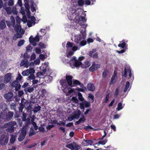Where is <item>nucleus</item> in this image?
<instances>
[{
	"label": "nucleus",
	"mask_w": 150,
	"mask_h": 150,
	"mask_svg": "<svg viewBox=\"0 0 150 150\" xmlns=\"http://www.w3.org/2000/svg\"><path fill=\"white\" fill-rule=\"evenodd\" d=\"M13 95L12 93L9 92L5 94L4 95V97L8 101H10L11 100V99L13 96Z\"/></svg>",
	"instance_id": "21"
},
{
	"label": "nucleus",
	"mask_w": 150,
	"mask_h": 150,
	"mask_svg": "<svg viewBox=\"0 0 150 150\" xmlns=\"http://www.w3.org/2000/svg\"><path fill=\"white\" fill-rule=\"evenodd\" d=\"M54 126L53 125H48L47 126L46 128L47 130H50L51 128L54 127Z\"/></svg>",
	"instance_id": "62"
},
{
	"label": "nucleus",
	"mask_w": 150,
	"mask_h": 150,
	"mask_svg": "<svg viewBox=\"0 0 150 150\" xmlns=\"http://www.w3.org/2000/svg\"><path fill=\"white\" fill-rule=\"evenodd\" d=\"M74 45V44L73 43L68 42L66 44V47L67 48L72 47Z\"/></svg>",
	"instance_id": "40"
},
{
	"label": "nucleus",
	"mask_w": 150,
	"mask_h": 150,
	"mask_svg": "<svg viewBox=\"0 0 150 150\" xmlns=\"http://www.w3.org/2000/svg\"><path fill=\"white\" fill-rule=\"evenodd\" d=\"M39 89V91L38 92V95H40L38 97V99H39V100H39V101H43L45 98V95L47 94V92L45 88H38V90Z\"/></svg>",
	"instance_id": "4"
},
{
	"label": "nucleus",
	"mask_w": 150,
	"mask_h": 150,
	"mask_svg": "<svg viewBox=\"0 0 150 150\" xmlns=\"http://www.w3.org/2000/svg\"><path fill=\"white\" fill-rule=\"evenodd\" d=\"M123 108V106L122 104L121 103H119L118 104L117 107L116 108V110L119 111Z\"/></svg>",
	"instance_id": "37"
},
{
	"label": "nucleus",
	"mask_w": 150,
	"mask_h": 150,
	"mask_svg": "<svg viewBox=\"0 0 150 150\" xmlns=\"http://www.w3.org/2000/svg\"><path fill=\"white\" fill-rule=\"evenodd\" d=\"M6 11L7 14H10L12 12L15 14H17V13L16 11V8L13 7L12 10H11V8L10 7H7L6 8H4Z\"/></svg>",
	"instance_id": "17"
},
{
	"label": "nucleus",
	"mask_w": 150,
	"mask_h": 150,
	"mask_svg": "<svg viewBox=\"0 0 150 150\" xmlns=\"http://www.w3.org/2000/svg\"><path fill=\"white\" fill-rule=\"evenodd\" d=\"M38 54H39L41 53V49H43L46 48V45L42 42H40L38 43Z\"/></svg>",
	"instance_id": "19"
},
{
	"label": "nucleus",
	"mask_w": 150,
	"mask_h": 150,
	"mask_svg": "<svg viewBox=\"0 0 150 150\" xmlns=\"http://www.w3.org/2000/svg\"><path fill=\"white\" fill-rule=\"evenodd\" d=\"M73 64L74 67H78L80 65L82 66V63L81 62L79 61V60H77L74 62Z\"/></svg>",
	"instance_id": "29"
},
{
	"label": "nucleus",
	"mask_w": 150,
	"mask_h": 150,
	"mask_svg": "<svg viewBox=\"0 0 150 150\" xmlns=\"http://www.w3.org/2000/svg\"><path fill=\"white\" fill-rule=\"evenodd\" d=\"M128 72L129 74V76L131 77L132 76L131 69L130 67L128 65H126L125 67L124 74L123 75L125 77L127 76V74Z\"/></svg>",
	"instance_id": "9"
},
{
	"label": "nucleus",
	"mask_w": 150,
	"mask_h": 150,
	"mask_svg": "<svg viewBox=\"0 0 150 150\" xmlns=\"http://www.w3.org/2000/svg\"><path fill=\"white\" fill-rule=\"evenodd\" d=\"M81 116L82 117L79 119L78 121H77L75 123V125H79L81 123H83L86 121V119L84 116V115L83 113H82Z\"/></svg>",
	"instance_id": "22"
},
{
	"label": "nucleus",
	"mask_w": 150,
	"mask_h": 150,
	"mask_svg": "<svg viewBox=\"0 0 150 150\" xmlns=\"http://www.w3.org/2000/svg\"><path fill=\"white\" fill-rule=\"evenodd\" d=\"M37 64L38 61L37 60H35L34 62H31L30 64L28 62H28H26V63L24 65V66L25 67L27 68L29 66H32L33 65H37Z\"/></svg>",
	"instance_id": "24"
},
{
	"label": "nucleus",
	"mask_w": 150,
	"mask_h": 150,
	"mask_svg": "<svg viewBox=\"0 0 150 150\" xmlns=\"http://www.w3.org/2000/svg\"><path fill=\"white\" fill-rule=\"evenodd\" d=\"M108 73V70L107 69L105 70L102 73V76L103 78H106Z\"/></svg>",
	"instance_id": "50"
},
{
	"label": "nucleus",
	"mask_w": 150,
	"mask_h": 150,
	"mask_svg": "<svg viewBox=\"0 0 150 150\" xmlns=\"http://www.w3.org/2000/svg\"><path fill=\"white\" fill-rule=\"evenodd\" d=\"M33 127H32L30 129V134H29V136H31L32 135L34 134L35 133V132L33 130Z\"/></svg>",
	"instance_id": "53"
},
{
	"label": "nucleus",
	"mask_w": 150,
	"mask_h": 150,
	"mask_svg": "<svg viewBox=\"0 0 150 150\" xmlns=\"http://www.w3.org/2000/svg\"><path fill=\"white\" fill-rule=\"evenodd\" d=\"M29 123V121L28 122H26L25 126L22 129V133L20 135L18 138L19 141H22L25 137L26 133V127Z\"/></svg>",
	"instance_id": "6"
},
{
	"label": "nucleus",
	"mask_w": 150,
	"mask_h": 150,
	"mask_svg": "<svg viewBox=\"0 0 150 150\" xmlns=\"http://www.w3.org/2000/svg\"><path fill=\"white\" fill-rule=\"evenodd\" d=\"M22 78V76L20 74H19L18 75V77L16 78V80L18 82V81H20L21 80Z\"/></svg>",
	"instance_id": "54"
},
{
	"label": "nucleus",
	"mask_w": 150,
	"mask_h": 150,
	"mask_svg": "<svg viewBox=\"0 0 150 150\" xmlns=\"http://www.w3.org/2000/svg\"><path fill=\"white\" fill-rule=\"evenodd\" d=\"M107 140L106 139L100 141H99L98 143V146L99 144L104 145L107 142Z\"/></svg>",
	"instance_id": "38"
},
{
	"label": "nucleus",
	"mask_w": 150,
	"mask_h": 150,
	"mask_svg": "<svg viewBox=\"0 0 150 150\" xmlns=\"http://www.w3.org/2000/svg\"><path fill=\"white\" fill-rule=\"evenodd\" d=\"M24 40H22L19 41L18 44V46H21L22 45H23L24 43Z\"/></svg>",
	"instance_id": "52"
},
{
	"label": "nucleus",
	"mask_w": 150,
	"mask_h": 150,
	"mask_svg": "<svg viewBox=\"0 0 150 150\" xmlns=\"http://www.w3.org/2000/svg\"><path fill=\"white\" fill-rule=\"evenodd\" d=\"M73 77L71 75H66V81L67 83L69 86H71L72 85V79Z\"/></svg>",
	"instance_id": "18"
},
{
	"label": "nucleus",
	"mask_w": 150,
	"mask_h": 150,
	"mask_svg": "<svg viewBox=\"0 0 150 150\" xmlns=\"http://www.w3.org/2000/svg\"><path fill=\"white\" fill-rule=\"evenodd\" d=\"M39 69L41 71H38V77L39 76H43L45 74L47 71L49 70V66L47 63H45L40 67Z\"/></svg>",
	"instance_id": "3"
},
{
	"label": "nucleus",
	"mask_w": 150,
	"mask_h": 150,
	"mask_svg": "<svg viewBox=\"0 0 150 150\" xmlns=\"http://www.w3.org/2000/svg\"><path fill=\"white\" fill-rule=\"evenodd\" d=\"M100 65L99 64H96L95 62H93L92 64V66L89 69V71L91 72H93L100 68Z\"/></svg>",
	"instance_id": "10"
},
{
	"label": "nucleus",
	"mask_w": 150,
	"mask_h": 150,
	"mask_svg": "<svg viewBox=\"0 0 150 150\" xmlns=\"http://www.w3.org/2000/svg\"><path fill=\"white\" fill-rule=\"evenodd\" d=\"M96 50L95 49H93L92 50L89 52L88 55L93 58L98 59V54L97 52H96Z\"/></svg>",
	"instance_id": "13"
},
{
	"label": "nucleus",
	"mask_w": 150,
	"mask_h": 150,
	"mask_svg": "<svg viewBox=\"0 0 150 150\" xmlns=\"http://www.w3.org/2000/svg\"><path fill=\"white\" fill-rule=\"evenodd\" d=\"M29 72L28 69H27L23 71L22 74L23 76H28L29 74Z\"/></svg>",
	"instance_id": "39"
},
{
	"label": "nucleus",
	"mask_w": 150,
	"mask_h": 150,
	"mask_svg": "<svg viewBox=\"0 0 150 150\" xmlns=\"http://www.w3.org/2000/svg\"><path fill=\"white\" fill-rule=\"evenodd\" d=\"M87 43V42L86 40H83L82 41H81L80 45L82 46L85 45Z\"/></svg>",
	"instance_id": "61"
},
{
	"label": "nucleus",
	"mask_w": 150,
	"mask_h": 150,
	"mask_svg": "<svg viewBox=\"0 0 150 150\" xmlns=\"http://www.w3.org/2000/svg\"><path fill=\"white\" fill-rule=\"evenodd\" d=\"M29 74L32 75L35 73V70L33 68H30L28 69Z\"/></svg>",
	"instance_id": "51"
},
{
	"label": "nucleus",
	"mask_w": 150,
	"mask_h": 150,
	"mask_svg": "<svg viewBox=\"0 0 150 150\" xmlns=\"http://www.w3.org/2000/svg\"><path fill=\"white\" fill-rule=\"evenodd\" d=\"M78 99L81 101H83L84 100V98L82 96V94L80 93H79L78 94Z\"/></svg>",
	"instance_id": "49"
},
{
	"label": "nucleus",
	"mask_w": 150,
	"mask_h": 150,
	"mask_svg": "<svg viewBox=\"0 0 150 150\" xmlns=\"http://www.w3.org/2000/svg\"><path fill=\"white\" fill-rule=\"evenodd\" d=\"M91 65V63L89 61H86L85 62L84 64L82 65L81 67L83 68H86L89 67Z\"/></svg>",
	"instance_id": "30"
},
{
	"label": "nucleus",
	"mask_w": 150,
	"mask_h": 150,
	"mask_svg": "<svg viewBox=\"0 0 150 150\" xmlns=\"http://www.w3.org/2000/svg\"><path fill=\"white\" fill-rule=\"evenodd\" d=\"M78 85H79L82 88H83L84 87L83 84L81 83L79 81L76 79L73 80L72 85L71 86L74 87Z\"/></svg>",
	"instance_id": "14"
},
{
	"label": "nucleus",
	"mask_w": 150,
	"mask_h": 150,
	"mask_svg": "<svg viewBox=\"0 0 150 150\" xmlns=\"http://www.w3.org/2000/svg\"><path fill=\"white\" fill-rule=\"evenodd\" d=\"M40 76L38 77L39 78V80H38V88H45L46 86V82L45 80L44 77H40Z\"/></svg>",
	"instance_id": "8"
},
{
	"label": "nucleus",
	"mask_w": 150,
	"mask_h": 150,
	"mask_svg": "<svg viewBox=\"0 0 150 150\" xmlns=\"http://www.w3.org/2000/svg\"><path fill=\"white\" fill-rule=\"evenodd\" d=\"M32 47L31 46V45L30 44L28 45L26 47V51L28 52H30V51H31L32 50Z\"/></svg>",
	"instance_id": "41"
},
{
	"label": "nucleus",
	"mask_w": 150,
	"mask_h": 150,
	"mask_svg": "<svg viewBox=\"0 0 150 150\" xmlns=\"http://www.w3.org/2000/svg\"><path fill=\"white\" fill-rule=\"evenodd\" d=\"M65 121H60L59 123H57V124L59 126H64L65 125Z\"/></svg>",
	"instance_id": "57"
},
{
	"label": "nucleus",
	"mask_w": 150,
	"mask_h": 150,
	"mask_svg": "<svg viewBox=\"0 0 150 150\" xmlns=\"http://www.w3.org/2000/svg\"><path fill=\"white\" fill-rule=\"evenodd\" d=\"M28 60L27 59H24L21 61L20 63L21 66H23L25 65V64L28 62Z\"/></svg>",
	"instance_id": "44"
},
{
	"label": "nucleus",
	"mask_w": 150,
	"mask_h": 150,
	"mask_svg": "<svg viewBox=\"0 0 150 150\" xmlns=\"http://www.w3.org/2000/svg\"><path fill=\"white\" fill-rule=\"evenodd\" d=\"M45 80L47 83L51 82L52 80V77L50 75H46L44 76Z\"/></svg>",
	"instance_id": "26"
},
{
	"label": "nucleus",
	"mask_w": 150,
	"mask_h": 150,
	"mask_svg": "<svg viewBox=\"0 0 150 150\" xmlns=\"http://www.w3.org/2000/svg\"><path fill=\"white\" fill-rule=\"evenodd\" d=\"M16 106V104L14 103H12L11 105V108L12 109L15 110V109Z\"/></svg>",
	"instance_id": "63"
},
{
	"label": "nucleus",
	"mask_w": 150,
	"mask_h": 150,
	"mask_svg": "<svg viewBox=\"0 0 150 150\" xmlns=\"http://www.w3.org/2000/svg\"><path fill=\"white\" fill-rule=\"evenodd\" d=\"M119 89L118 88H117L116 89L114 94V96L117 97L118 96L119 93Z\"/></svg>",
	"instance_id": "46"
},
{
	"label": "nucleus",
	"mask_w": 150,
	"mask_h": 150,
	"mask_svg": "<svg viewBox=\"0 0 150 150\" xmlns=\"http://www.w3.org/2000/svg\"><path fill=\"white\" fill-rule=\"evenodd\" d=\"M73 143L74 144V145L72 144H71L67 145L66 146V147L70 149L71 150H74V145H76V144L75 142H73Z\"/></svg>",
	"instance_id": "32"
},
{
	"label": "nucleus",
	"mask_w": 150,
	"mask_h": 150,
	"mask_svg": "<svg viewBox=\"0 0 150 150\" xmlns=\"http://www.w3.org/2000/svg\"><path fill=\"white\" fill-rule=\"evenodd\" d=\"M59 83L64 88H66L68 86L67 84V82L65 80H61L59 81Z\"/></svg>",
	"instance_id": "27"
},
{
	"label": "nucleus",
	"mask_w": 150,
	"mask_h": 150,
	"mask_svg": "<svg viewBox=\"0 0 150 150\" xmlns=\"http://www.w3.org/2000/svg\"><path fill=\"white\" fill-rule=\"evenodd\" d=\"M14 29L16 32L17 34L14 35L13 39L16 40L18 38H21L22 35L24 34L23 30L21 28V27L20 25H16L14 27Z\"/></svg>",
	"instance_id": "2"
},
{
	"label": "nucleus",
	"mask_w": 150,
	"mask_h": 150,
	"mask_svg": "<svg viewBox=\"0 0 150 150\" xmlns=\"http://www.w3.org/2000/svg\"><path fill=\"white\" fill-rule=\"evenodd\" d=\"M34 90V89L32 87H28L27 88H25V91H27L28 92H31Z\"/></svg>",
	"instance_id": "48"
},
{
	"label": "nucleus",
	"mask_w": 150,
	"mask_h": 150,
	"mask_svg": "<svg viewBox=\"0 0 150 150\" xmlns=\"http://www.w3.org/2000/svg\"><path fill=\"white\" fill-rule=\"evenodd\" d=\"M109 93H107L106 94L105 100V103H107L109 100Z\"/></svg>",
	"instance_id": "55"
},
{
	"label": "nucleus",
	"mask_w": 150,
	"mask_h": 150,
	"mask_svg": "<svg viewBox=\"0 0 150 150\" xmlns=\"http://www.w3.org/2000/svg\"><path fill=\"white\" fill-rule=\"evenodd\" d=\"M50 27L49 26H46L44 28L41 29L38 33V42L39 41L40 37H41L45 35L47 31L50 30Z\"/></svg>",
	"instance_id": "7"
},
{
	"label": "nucleus",
	"mask_w": 150,
	"mask_h": 150,
	"mask_svg": "<svg viewBox=\"0 0 150 150\" xmlns=\"http://www.w3.org/2000/svg\"><path fill=\"white\" fill-rule=\"evenodd\" d=\"M16 124L15 122H12L7 123L5 125V127L8 128L6 129V131L10 132H12L14 131V126L16 125Z\"/></svg>",
	"instance_id": "5"
},
{
	"label": "nucleus",
	"mask_w": 150,
	"mask_h": 150,
	"mask_svg": "<svg viewBox=\"0 0 150 150\" xmlns=\"http://www.w3.org/2000/svg\"><path fill=\"white\" fill-rule=\"evenodd\" d=\"M87 88L88 91H93L95 90V87L94 85L91 83H89L88 84Z\"/></svg>",
	"instance_id": "20"
},
{
	"label": "nucleus",
	"mask_w": 150,
	"mask_h": 150,
	"mask_svg": "<svg viewBox=\"0 0 150 150\" xmlns=\"http://www.w3.org/2000/svg\"><path fill=\"white\" fill-rule=\"evenodd\" d=\"M16 139V137L14 135H12L10 140V143L11 144H13L15 142Z\"/></svg>",
	"instance_id": "35"
},
{
	"label": "nucleus",
	"mask_w": 150,
	"mask_h": 150,
	"mask_svg": "<svg viewBox=\"0 0 150 150\" xmlns=\"http://www.w3.org/2000/svg\"><path fill=\"white\" fill-rule=\"evenodd\" d=\"M32 125H33V127L34 129L35 130H36L38 129L37 126L35 123L34 122H33L32 123Z\"/></svg>",
	"instance_id": "60"
},
{
	"label": "nucleus",
	"mask_w": 150,
	"mask_h": 150,
	"mask_svg": "<svg viewBox=\"0 0 150 150\" xmlns=\"http://www.w3.org/2000/svg\"><path fill=\"white\" fill-rule=\"evenodd\" d=\"M12 87L15 88L16 91H18L21 88V86L18 84V81L15 80L11 84Z\"/></svg>",
	"instance_id": "16"
},
{
	"label": "nucleus",
	"mask_w": 150,
	"mask_h": 150,
	"mask_svg": "<svg viewBox=\"0 0 150 150\" xmlns=\"http://www.w3.org/2000/svg\"><path fill=\"white\" fill-rule=\"evenodd\" d=\"M72 100L75 103H78L79 101V100L76 97L74 96H73L72 97Z\"/></svg>",
	"instance_id": "58"
},
{
	"label": "nucleus",
	"mask_w": 150,
	"mask_h": 150,
	"mask_svg": "<svg viewBox=\"0 0 150 150\" xmlns=\"http://www.w3.org/2000/svg\"><path fill=\"white\" fill-rule=\"evenodd\" d=\"M81 114L80 110H78V111H76L74 112L73 115L75 119H77L79 118L80 115H81Z\"/></svg>",
	"instance_id": "25"
},
{
	"label": "nucleus",
	"mask_w": 150,
	"mask_h": 150,
	"mask_svg": "<svg viewBox=\"0 0 150 150\" xmlns=\"http://www.w3.org/2000/svg\"><path fill=\"white\" fill-rule=\"evenodd\" d=\"M84 3V1L83 0H79L78 1V4L79 6H82Z\"/></svg>",
	"instance_id": "47"
},
{
	"label": "nucleus",
	"mask_w": 150,
	"mask_h": 150,
	"mask_svg": "<svg viewBox=\"0 0 150 150\" xmlns=\"http://www.w3.org/2000/svg\"><path fill=\"white\" fill-rule=\"evenodd\" d=\"M76 38L75 39V41L77 43L81 41V40L83 39V38L80 34L79 35L77 36Z\"/></svg>",
	"instance_id": "31"
},
{
	"label": "nucleus",
	"mask_w": 150,
	"mask_h": 150,
	"mask_svg": "<svg viewBox=\"0 0 150 150\" xmlns=\"http://www.w3.org/2000/svg\"><path fill=\"white\" fill-rule=\"evenodd\" d=\"M29 41L33 46H36L38 42V35H36L35 38L31 36L29 38Z\"/></svg>",
	"instance_id": "12"
},
{
	"label": "nucleus",
	"mask_w": 150,
	"mask_h": 150,
	"mask_svg": "<svg viewBox=\"0 0 150 150\" xmlns=\"http://www.w3.org/2000/svg\"><path fill=\"white\" fill-rule=\"evenodd\" d=\"M26 11L27 12V16L29 18L27 22V25L28 27H30L33 25H34L35 23V18L34 17L31 16L30 18V12L29 10V7L28 6H25Z\"/></svg>",
	"instance_id": "1"
},
{
	"label": "nucleus",
	"mask_w": 150,
	"mask_h": 150,
	"mask_svg": "<svg viewBox=\"0 0 150 150\" xmlns=\"http://www.w3.org/2000/svg\"><path fill=\"white\" fill-rule=\"evenodd\" d=\"M117 77V76L113 75L111 78V80L110 82V84H112L115 83L116 81V80L115 79Z\"/></svg>",
	"instance_id": "33"
},
{
	"label": "nucleus",
	"mask_w": 150,
	"mask_h": 150,
	"mask_svg": "<svg viewBox=\"0 0 150 150\" xmlns=\"http://www.w3.org/2000/svg\"><path fill=\"white\" fill-rule=\"evenodd\" d=\"M120 43L118 45V46L122 48H124L126 47V43L125 40H123L121 41L120 42Z\"/></svg>",
	"instance_id": "28"
},
{
	"label": "nucleus",
	"mask_w": 150,
	"mask_h": 150,
	"mask_svg": "<svg viewBox=\"0 0 150 150\" xmlns=\"http://www.w3.org/2000/svg\"><path fill=\"white\" fill-rule=\"evenodd\" d=\"M41 53H43V54H40L39 55V58L40 60L43 61L47 58V55L44 50L42 51V52H41Z\"/></svg>",
	"instance_id": "23"
},
{
	"label": "nucleus",
	"mask_w": 150,
	"mask_h": 150,
	"mask_svg": "<svg viewBox=\"0 0 150 150\" xmlns=\"http://www.w3.org/2000/svg\"><path fill=\"white\" fill-rule=\"evenodd\" d=\"M80 108L81 110H84L85 108V105L84 103H80Z\"/></svg>",
	"instance_id": "56"
},
{
	"label": "nucleus",
	"mask_w": 150,
	"mask_h": 150,
	"mask_svg": "<svg viewBox=\"0 0 150 150\" xmlns=\"http://www.w3.org/2000/svg\"><path fill=\"white\" fill-rule=\"evenodd\" d=\"M84 104L85 107L86 108H88L91 105L90 103L86 101H85L83 102Z\"/></svg>",
	"instance_id": "45"
},
{
	"label": "nucleus",
	"mask_w": 150,
	"mask_h": 150,
	"mask_svg": "<svg viewBox=\"0 0 150 150\" xmlns=\"http://www.w3.org/2000/svg\"><path fill=\"white\" fill-rule=\"evenodd\" d=\"M84 141L87 144H88L89 145H92L93 144V142L91 140H84Z\"/></svg>",
	"instance_id": "43"
},
{
	"label": "nucleus",
	"mask_w": 150,
	"mask_h": 150,
	"mask_svg": "<svg viewBox=\"0 0 150 150\" xmlns=\"http://www.w3.org/2000/svg\"><path fill=\"white\" fill-rule=\"evenodd\" d=\"M36 57L35 54L34 53H33L31 55L30 58V60H34Z\"/></svg>",
	"instance_id": "64"
},
{
	"label": "nucleus",
	"mask_w": 150,
	"mask_h": 150,
	"mask_svg": "<svg viewBox=\"0 0 150 150\" xmlns=\"http://www.w3.org/2000/svg\"><path fill=\"white\" fill-rule=\"evenodd\" d=\"M85 29V30L84 31H83L81 30V35L82 36V37L83 38V40H84L85 39L86 36V29Z\"/></svg>",
	"instance_id": "36"
},
{
	"label": "nucleus",
	"mask_w": 150,
	"mask_h": 150,
	"mask_svg": "<svg viewBox=\"0 0 150 150\" xmlns=\"http://www.w3.org/2000/svg\"><path fill=\"white\" fill-rule=\"evenodd\" d=\"M86 20L85 17L82 16L81 17V19L80 18L79 20L77 21H76V23H80V22L81 21L82 22L81 23V25L82 26H84V27H83L84 28V29H86L87 27V24L85 25L84 23L86 22Z\"/></svg>",
	"instance_id": "11"
},
{
	"label": "nucleus",
	"mask_w": 150,
	"mask_h": 150,
	"mask_svg": "<svg viewBox=\"0 0 150 150\" xmlns=\"http://www.w3.org/2000/svg\"><path fill=\"white\" fill-rule=\"evenodd\" d=\"M10 19L11 22V25L13 27L14 26L15 20L13 16H11L10 17Z\"/></svg>",
	"instance_id": "42"
},
{
	"label": "nucleus",
	"mask_w": 150,
	"mask_h": 150,
	"mask_svg": "<svg viewBox=\"0 0 150 150\" xmlns=\"http://www.w3.org/2000/svg\"><path fill=\"white\" fill-rule=\"evenodd\" d=\"M8 4L9 6H12L14 4L13 0H9L8 1Z\"/></svg>",
	"instance_id": "59"
},
{
	"label": "nucleus",
	"mask_w": 150,
	"mask_h": 150,
	"mask_svg": "<svg viewBox=\"0 0 150 150\" xmlns=\"http://www.w3.org/2000/svg\"><path fill=\"white\" fill-rule=\"evenodd\" d=\"M0 26L1 28L2 29H3L5 28L6 26V25L4 20L1 21L0 23Z\"/></svg>",
	"instance_id": "34"
},
{
	"label": "nucleus",
	"mask_w": 150,
	"mask_h": 150,
	"mask_svg": "<svg viewBox=\"0 0 150 150\" xmlns=\"http://www.w3.org/2000/svg\"><path fill=\"white\" fill-rule=\"evenodd\" d=\"M11 78V73H8L6 74L4 78V83H7L10 81Z\"/></svg>",
	"instance_id": "15"
}]
</instances>
